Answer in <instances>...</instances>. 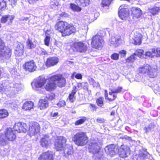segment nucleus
Listing matches in <instances>:
<instances>
[{
	"label": "nucleus",
	"instance_id": "f257e3e1",
	"mask_svg": "<svg viewBox=\"0 0 160 160\" xmlns=\"http://www.w3.org/2000/svg\"><path fill=\"white\" fill-rule=\"evenodd\" d=\"M55 28L60 32L63 37L69 35L74 33L76 31L75 28L72 24L62 21L58 22L56 24Z\"/></svg>",
	"mask_w": 160,
	"mask_h": 160
},
{
	"label": "nucleus",
	"instance_id": "f03ea898",
	"mask_svg": "<svg viewBox=\"0 0 160 160\" xmlns=\"http://www.w3.org/2000/svg\"><path fill=\"white\" fill-rule=\"evenodd\" d=\"M102 144L101 141L96 138L92 140L89 145V151L93 155V157L96 160L100 159L102 157V154L100 152Z\"/></svg>",
	"mask_w": 160,
	"mask_h": 160
},
{
	"label": "nucleus",
	"instance_id": "7ed1b4c3",
	"mask_svg": "<svg viewBox=\"0 0 160 160\" xmlns=\"http://www.w3.org/2000/svg\"><path fill=\"white\" fill-rule=\"evenodd\" d=\"M72 140L76 145L79 146H84L88 141L86 133L83 132L77 133L72 138Z\"/></svg>",
	"mask_w": 160,
	"mask_h": 160
},
{
	"label": "nucleus",
	"instance_id": "20e7f679",
	"mask_svg": "<svg viewBox=\"0 0 160 160\" xmlns=\"http://www.w3.org/2000/svg\"><path fill=\"white\" fill-rule=\"evenodd\" d=\"M138 70L140 73L147 74L151 78H154L157 75V69L148 64L140 67Z\"/></svg>",
	"mask_w": 160,
	"mask_h": 160
},
{
	"label": "nucleus",
	"instance_id": "39448f33",
	"mask_svg": "<svg viewBox=\"0 0 160 160\" xmlns=\"http://www.w3.org/2000/svg\"><path fill=\"white\" fill-rule=\"evenodd\" d=\"M5 44L0 38V57L3 60L8 59L11 57V50L9 48H5Z\"/></svg>",
	"mask_w": 160,
	"mask_h": 160
},
{
	"label": "nucleus",
	"instance_id": "423d86ee",
	"mask_svg": "<svg viewBox=\"0 0 160 160\" xmlns=\"http://www.w3.org/2000/svg\"><path fill=\"white\" fill-rule=\"evenodd\" d=\"M46 82V79L43 77L40 76L33 80L31 83L32 88L34 90L38 91L42 87Z\"/></svg>",
	"mask_w": 160,
	"mask_h": 160
},
{
	"label": "nucleus",
	"instance_id": "0eeeda50",
	"mask_svg": "<svg viewBox=\"0 0 160 160\" xmlns=\"http://www.w3.org/2000/svg\"><path fill=\"white\" fill-rule=\"evenodd\" d=\"M49 79L54 82L56 87H63L66 84L65 79L61 74L53 75L50 77Z\"/></svg>",
	"mask_w": 160,
	"mask_h": 160
},
{
	"label": "nucleus",
	"instance_id": "6e6552de",
	"mask_svg": "<svg viewBox=\"0 0 160 160\" xmlns=\"http://www.w3.org/2000/svg\"><path fill=\"white\" fill-rule=\"evenodd\" d=\"M91 45L93 48L96 49L101 48L103 43V38L99 35H96L92 39Z\"/></svg>",
	"mask_w": 160,
	"mask_h": 160
},
{
	"label": "nucleus",
	"instance_id": "1a4fd4ad",
	"mask_svg": "<svg viewBox=\"0 0 160 160\" xmlns=\"http://www.w3.org/2000/svg\"><path fill=\"white\" fill-rule=\"evenodd\" d=\"M40 127L36 122H31L29 124V133L31 136H34L39 132Z\"/></svg>",
	"mask_w": 160,
	"mask_h": 160
},
{
	"label": "nucleus",
	"instance_id": "9d476101",
	"mask_svg": "<svg viewBox=\"0 0 160 160\" xmlns=\"http://www.w3.org/2000/svg\"><path fill=\"white\" fill-rule=\"evenodd\" d=\"M23 67L25 70L30 72H33L36 70L37 67L34 60H31L26 62Z\"/></svg>",
	"mask_w": 160,
	"mask_h": 160
},
{
	"label": "nucleus",
	"instance_id": "9b49d317",
	"mask_svg": "<svg viewBox=\"0 0 160 160\" xmlns=\"http://www.w3.org/2000/svg\"><path fill=\"white\" fill-rule=\"evenodd\" d=\"M66 140L65 138L62 136H59L57 138V139L55 143V147L57 151L63 150L65 145Z\"/></svg>",
	"mask_w": 160,
	"mask_h": 160
},
{
	"label": "nucleus",
	"instance_id": "f8f14e48",
	"mask_svg": "<svg viewBox=\"0 0 160 160\" xmlns=\"http://www.w3.org/2000/svg\"><path fill=\"white\" fill-rule=\"evenodd\" d=\"M118 153L120 157L122 158H125L130 154L129 148L124 145H122L119 148L118 147Z\"/></svg>",
	"mask_w": 160,
	"mask_h": 160
},
{
	"label": "nucleus",
	"instance_id": "ddd939ff",
	"mask_svg": "<svg viewBox=\"0 0 160 160\" xmlns=\"http://www.w3.org/2000/svg\"><path fill=\"white\" fill-rule=\"evenodd\" d=\"M118 147L117 146L111 144L106 147L105 148V151L108 155L112 157L118 153Z\"/></svg>",
	"mask_w": 160,
	"mask_h": 160
},
{
	"label": "nucleus",
	"instance_id": "4468645a",
	"mask_svg": "<svg viewBox=\"0 0 160 160\" xmlns=\"http://www.w3.org/2000/svg\"><path fill=\"white\" fill-rule=\"evenodd\" d=\"M9 87L7 88L8 90H10L11 92L12 91L17 93L21 91L23 89V85L20 83H10L9 84Z\"/></svg>",
	"mask_w": 160,
	"mask_h": 160
},
{
	"label": "nucleus",
	"instance_id": "2eb2a0df",
	"mask_svg": "<svg viewBox=\"0 0 160 160\" xmlns=\"http://www.w3.org/2000/svg\"><path fill=\"white\" fill-rule=\"evenodd\" d=\"M27 126L26 123L23 122H16L13 127L14 131L19 132H25L27 131Z\"/></svg>",
	"mask_w": 160,
	"mask_h": 160
},
{
	"label": "nucleus",
	"instance_id": "dca6fc26",
	"mask_svg": "<svg viewBox=\"0 0 160 160\" xmlns=\"http://www.w3.org/2000/svg\"><path fill=\"white\" fill-rule=\"evenodd\" d=\"M123 5L121 6L119 8V16L122 19H125L129 15V10L126 8H124Z\"/></svg>",
	"mask_w": 160,
	"mask_h": 160
},
{
	"label": "nucleus",
	"instance_id": "f3484780",
	"mask_svg": "<svg viewBox=\"0 0 160 160\" xmlns=\"http://www.w3.org/2000/svg\"><path fill=\"white\" fill-rule=\"evenodd\" d=\"M50 77L46 79V83L44 86V88L48 91H53L57 87L54 82L50 80Z\"/></svg>",
	"mask_w": 160,
	"mask_h": 160
},
{
	"label": "nucleus",
	"instance_id": "a211bd4d",
	"mask_svg": "<svg viewBox=\"0 0 160 160\" xmlns=\"http://www.w3.org/2000/svg\"><path fill=\"white\" fill-rule=\"evenodd\" d=\"M5 135L6 139L9 141H13L16 138L15 132L11 128H8L6 129Z\"/></svg>",
	"mask_w": 160,
	"mask_h": 160
},
{
	"label": "nucleus",
	"instance_id": "6ab92c4d",
	"mask_svg": "<svg viewBox=\"0 0 160 160\" xmlns=\"http://www.w3.org/2000/svg\"><path fill=\"white\" fill-rule=\"evenodd\" d=\"M142 35L137 32H133L132 34L131 40L132 42L136 45H139L141 42Z\"/></svg>",
	"mask_w": 160,
	"mask_h": 160
},
{
	"label": "nucleus",
	"instance_id": "aec40b11",
	"mask_svg": "<svg viewBox=\"0 0 160 160\" xmlns=\"http://www.w3.org/2000/svg\"><path fill=\"white\" fill-rule=\"evenodd\" d=\"M73 47L76 51L81 52H85L87 49L86 46L81 42L74 43L73 44Z\"/></svg>",
	"mask_w": 160,
	"mask_h": 160
},
{
	"label": "nucleus",
	"instance_id": "412c9836",
	"mask_svg": "<svg viewBox=\"0 0 160 160\" xmlns=\"http://www.w3.org/2000/svg\"><path fill=\"white\" fill-rule=\"evenodd\" d=\"M38 160H53L52 152L48 151L43 153L40 155Z\"/></svg>",
	"mask_w": 160,
	"mask_h": 160
},
{
	"label": "nucleus",
	"instance_id": "4be33fe9",
	"mask_svg": "<svg viewBox=\"0 0 160 160\" xmlns=\"http://www.w3.org/2000/svg\"><path fill=\"white\" fill-rule=\"evenodd\" d=\"M15 18L13 15L9 14L6 15L2 16L1 18V21L2 23H5L8 21V24H11L12 22V20Z\"/></svg>",
	"mask_w": 160,
	"mask_h": 160
},
{
	"label": "nucleus",
	"instance_id": "5701e85b",
	"mask_svg": "<svg viewBox=\"0 0 160 160\" xmlns=\"http://www.w3.org/2000/svg\"><path fill=\"white\" fill-rule=\"evenodd\" d=\"M58 58L57 57L50 58L47 59L46 63V65L48 67L53 66L57 64L58 62Z\"/></svg>",
	"mask_w": 160,
	"mask_h": 160
},
{
	"label": "nucleus",
	"instance_id": "b1692460",
	"mask_svg": "<svg viewBox=\"0 0 160 160\" xmlns=\"http://www.w3.org/2000/svg\"><path fill=\"white\" fill-rule=\"evenodd\" d=\"M24 45L19 43L18 44L15 51V54L16 56L19 57L23 55L24 51Z\"/></svg>",
	"mask_w": 160,
	"mask_h": 160
},
{
	"label": "nucleus",
	"instance_id": "393cba45",
	"mask_svg": "<svg viewBox=\"0 0 160 160\" xmlns=\"http://www.w3.org/2000/svg\"><path fill=\"white\" fill-rule=\"evenodd\" d=\"M50 143V139L49 136L47 135H44L40 140V143L42 147H47Z\"/></svg>",
	"mask_w": 160,
	"mask_h": 160
},
{
	"label": "nucleus",
	"instance_id": "a878e982",
	"mask_svg": "<svg viewBox=\"0 0 160 160\" xmlns=\"http://www.w3.org/2000/svg\"><path fill=\"white\" fill-rule=\"evenodd\" d=\"M34 106L33 103L31 101L25 102L23 104L22 109L25 110H30L33 108Z\"/></svg>",
	"mask_w": 160,
	"mask_h": 160
},
{
	"label": "nucleus",
	"instance_id": "bb28decb",
	"mask_svg": "<svg viewBox=\"0 0 160 160\" xmlns=\"http://www.w3.org/2000/svg\"><path fill=\"white\" fill-rule=\"evenodd\" d=\"M76 89L77 88L76 86L73 87L72 92L69 95V100L72 102H73L75 99L76 97L75 96V94L77 92Z\"/></svg>",
	"mask_w": 160,
	"mask_h": 160
},
{
	"label": "nucleus",
	"instance_id": "cd10ccee",
	"mask_svg": "<svg viewBox=\"0 0 160 160\" xmlns=\"http://www.w3.org/2000/svg\"><path fill=\"white\" fill-rule=\"evenodd\" d=\"M38 105L40 109H45L48 106V101L45 99H41L39 100Z\"/></svg>",
	"mask_w": 160,
	"mask_h": 160
},
{
	"label": "nucleus",
	"instance_id": "c85d7f7f",
	"mask_svg": "<svg viewBox=\"0 0 160 160\" xmlns=\"http://www.w3.org/2000/svg\"><path fill=\"white\" fill-rule=\"evenodd\" d=\"M120 40V36L117 35L115 37L112 36L109 41L111 44H119V42Z\"/></svg>",
	"mask_w": 160,
	"mask_h": 160
},
{
	"label": "nucleus",
	"instance_id": "c756f323",
	"mask_svg": "<svg viewBox=\"0 0 160 160\" xmlns=\"http://www.w3.org/2000/svg\"><path fill=\"white\" fill-rule=\"evenodd\" d=\"M72 148L71 147L65 146V148L63 150L65 156L68 157V156L71 155L72 153Z\"/></svg>",
	"mask_w": 160,
	"mask_h": 160
},
{
	"label": "nucleus",
	"instance_id": "7c9ffc66",
	"mask_svg": "<svg viewBox=\"0 0 160 160\" xmlns=\"http://www.w3.org/2000/svg\"><path fill=\"white\" fill-rule=\"evenodd\" d=\"M132 13L134 16L137 18H138L142 15V11L139 8H134L132 9Z\"/></svg>",
	"mask_w": 160,
	"mask_h": 160
},
{
	"label": "nucleus",
	"instance_id": "2f4dec72",
	"mask_svg": "<svg viewBox=\"0 0 160 160\" xmlns=\"http://www.w3.org/2000/svg\"><path fill=\"white\" fill-rule=\"evenodd\" d=\"M26 43L27 48L29 49L34 48L36 46V44L32 42L31 40L29 38H28L26 42Z\"/></svg>",
	"mask_w": 160,
	"mask_h": 160
},
{
	"label": "nucleus",
	"instance_id": "473e14b6",
	"mask_svg": "<svg viewBox=\"0 0 160 160\" xmlns=\"http://www.w3.org/2000/svg\"><path fill=\"white\" fill-rule=\"evenodd\" d=\"M160 11V7H154L148 9L149 12L152 13V15H154L157 14Z\"/></svg>",
	"mask_w": 160,
	"mask_h": 160
},
{
	"label": "nucleus",
	"instance_id": "72a5a7b5",
	"mask_svg": "<svg viewBox=\"0 0 160 160\" xmlns=\"http://www.w3.org/2000/svg\"><path fill=\"white\" fill-rule=\"evenodd\" d=\"M105 92V98L106 100H107L109 101H114L117 97V95L115 94H113L112 96V98L111 97H108V91L107 90H105L104 91Z\"/></svg>",
	"mask_w": 160,
	"mask_h": 160
},
{
	"label": "nucleus",
	"instance_id": "f704fd0d",
	"mask_svg": "<svg viewBox=\"0 0 160 160\" xmlns=\"http://www.w3.org/2000/svg\"><path fill=\"white\" fill-rule=\"evenodd\" d=\"M155 125L153 123H151L148 126H147L144 128V130L145 131V132L147 133L152 130H153V128H155Z\"/></svg>",
	"mask_w": 160,
	"mask_h": 160
},
{
	"label": "nucleus",
	"instance_id": "c9c22d12",
	"mask_svg": "<svg viewBox=\"0 0 160 160\" xmlns=\"http://www.w3.org/2000/svg\"><path fill=\"white\" fill-rule=\"evenodd\" d=\"M8 115V111L5 109L0 110V119L5 118Z\"/></svg>",
	"mask_w": 160,
	"mask_h": 160
},
{
	"label": "nucleus",
	"instance_id": "e433bc0d",
	"mask_svg": "<svg viewBox=\"0 0 160 160\" xmlns=\"http://www.w3.org/2000/svg\"><path fill=\"white\" fill-rule=\"evenodd\" d=\"M90 2V0H79L78 3L81 6L85 7L89 5Z\"/></svg>",
	"mask_w": 160,
	"mask_h": 160
},
{
	"label": "nucleus",
	"instance_id": "4c0bfd02",
	"mask_svg": "<svg viewBox=\"0 0 160 160\" xmlns=\"http://www.w3.org/2000/svg\"><path fill=\"white\" fill-rule=\"evenodd\" d=\"M37 52L38 54L40 55H45L47 54L46 51L44 49L40 47L37 48Z\"/></svg>",
	"mask_w": 160,
	"mask_h": 160
},
{
	"label": "nucleus",
	"instance_id": "58836bf2",
	"mask_svg": "<svg viewBox=\"0 0 160 160\" xmlns=\"http://www.w3.org/2000/svg\"><path fill=\"white\" fill-rule=\"evenodd\" d=\"M153 89L154 92L156 94L160 93V82L154 85Z\"/></svg>",
	"mask_w": 160,
	"mask_h": 160
},
{
	"label": "nucleus",
	"instance_id": "ea45409f",
	"mask_svg": "<svg viewBox=\"0 0 160 160\" xmlns=\"http://www.w3.org/2000/svg\"><path fill=\"white\" fill-rule=\"evenodd\" d=\"M144 51L142 49H138L134 54V55H137L140 58H142L143 54Z\"/></svg>",
	"mask_w": 160,
	"mask_h": 160
},
{
	"label": "nucleus",
	"instance_id": "a19ab883",
	"mask_svg": "<svg viewBox=\"0 0 160 160\" xmlns=\"http://www.w3.org/2000/svg\"><path fill=\"white\" fill-rule=\"evenodd\" d=\"M86 118L85 117H82L81 118L77 120L75 123V125H78L83 123L86 120Z\"/></svg>",
	"mask_w": 160,
	"mask_h": 160
},
{
	"label": "nucleus",
	"instance_id": "79ce46f5",
	"mask_svg": "<svg viewBox=\"0 0 160 160\" xmlns=\"http://www.w3.org/2000/svg\"><path fill=\"white\" fill-rule=\"evenodd\" d=\"M88 84L87 82H83L78 84V87L79 88H83L85 90H88Z\"/></svg>",
	"mask_w": 160,
	"mask_h": 160
},
{
	"label": "nucleus",
	"instance_id": "37998d69",
	"mask_svg": "<svg viewBox=\"0 0 160 160\" xmlns=\"http://www.w3.org/2000/svg\"><path fill=\"white\" fill-rule=\"evenodd\" d=\"M70 7L74 11L80 12L81 10V8L73 4H71Z\"/></svg>",
	"mask_w": 160,
	"mask_h": 160
},
{
	"label": "nucleus",
	"instance_id": "c03bdc74",
	"mask_svg": "<svg viewBox=\"0 0 160 160\" xmlns=\"http://www.w3.org/2000/svg\"><path fill=\"white\" fill-rule=\"evenodd\" d=\"M103 98L99 97L96 100V102L97 105L100 107H102L103 105Z\"/></svg>",
	"mask_w": 160,
	"mask_h": 160
},
{
	"label": "nucleus",
	"instance_id": "a18cd8bd",
	"mask_svg": "<svg viewBox=\"0 0 160 160\" xmlns=\"http://www.w3.org/2000/svg\"><path fill=\"white\" fill-rule=\"evenodd\" d=\"M50 4L52 8H56L58 5V2L57 0H51Z\"/></svg>",
	"mask_w": 160,
	"mask_h": 160
},
{
	"label": "nucleus",
	"instance_id": "49530a36",
	"mask_svg": "<svg viewBox=\"0 0 160 160\" xmlns=\"http://www.w3.org/2000/svg\"><path fill=\"white\" fill-rule=\"evenodd\" d=\"M88 108L90 109V111L92 112L96 111L98 108V107L96 105L91 103L89 104Z\"/></svg>",
	"mask_w": 160,
	"mask_h": 160
},
{
	"label": "nucleus",
	"instance_id": "de8ad7c7",
	"mask_svg": "<svg viewBox=\"0 0 160 160\" xmlns=\"http://www.w3.org/2000/svg\"><path fill=\"white\" fill-rule=\"evenodd\" d=\"M112 0H102V3L103 6H108Z\"/></svg>",
	"mask_w": 160,
	"mask_h": 160
},
{
	"label": "nucleus",
	"instance_id": "09e8293b",
	"mask_svg": "<svg viewBox=\"0 0 160 160\" xmlns=\"http://www.w3.org/2000/svg\"><path fill=\"white\" fill-rule=\"evenodd\" d=\"M6 88H5L4 87L2 84L0 85V92H7L8 91L10 92V90H8L7 89V88H8L9 87V85L7 86H6Z\"/></svg>",
	"mask_w": 160,
	"mask_h": 160
},
{
	"label": "nucleus",
	"instance_id": "8fccbe9b",
	"mask_svg": "<svg viewBox=\"0 0 160 160\" xmlns=\"http://www.w3.org/2000/svg\"><path fill=\"white\" fill-rule=\"evenodd\" d=\"M110 57L112 60H117L119 59V54L114 53L111 55Z\"/></svg>",
	"mask_w": 160,
	"mask_h": 160
},
{
	"label": "nucleus",
	"instance_id": "3c124183",
	"mask_svg": "<svg viewBox=\"0 0 160 160\" xmlns=\"http://www.w3.org/2000/svg\"><path fill=\"white\" fill-rule=\"evenodd\" d=\"M135 58L134 55V54L132 55L127 59L126 61L127 62L129 63L133 62L135 59Z\"/></svg>",
	"mask_w": 160,
	"mask_h": 160
},
{
	"label": "nucleus",
	"instance_id": "603ef678",
	"mask_svg": "<svg viewBox=\"0 0 160 160\" xmlns=\"http://www.w3.org/2000/svg\"><path fill=\"white\" fill-rule=\"evenodd\" d=\"M50 37L49 36H46L44 39V44L47 46L49 45V42Z\"/></svg>",
	"mask_w": 160,
	"mask_h": 160
},
{
	"label": "nucleus",
	"instance_id": "864d4df0",
	"mask_svg": "<svg viewBox=\"0 0 160 160\" xmlns=\"http://www.w3.org/2000/svg\"><path fill=\"white\" fill-rule=\"evenodd\" d=\"M55 98V95L53 93H50L47 95L46 98L50 100H52Z\"/></svg>",
	"mask_w": 160,
	"mask_h": 160
},
{
	"label": "nucleus",
	"instance_id": "5fc2aeb1",
	"mask_svg": "<svg viewBox=\"0 0 160 160\" xmlns=\"http://www.w3.org/2000/svg\"><path fill=\"white\" fill-rule=\"evenodd\" d=\"M89 82L90 84L93 85L94 87H97L98 85V83H96L94 80L92 78H90L89 80Z\"/></svg>",
	"mask_w": 160,
	"mask_h": 160
},
{
	"label": "nucleus",
	"instance_id": "6e6d98bb",
	"mask_svg": "<svg viewBox=\"0 0 160 160\" xmlns=\"http://www.w3.org/2000/svg\"><path fill=\"white\" fill-rule=\"evenodd\" d=\"M106 32L105 30H100L97 35H99V36H102L103 38V37L106 35Z\"/></svg>",
	"mask_w": 160,
	"mask_h": 160
},
{
	"label": "nucleus",
	"instance_id": "4d7b16f0",
	"mask_svg": "<svg viewBox=\"0 0 160 160\" xmlns=\"http://www.w3.org/2000/svg\"><path fill=\"white\" fill-rule=\"evenodd\" d=\"M122 89V87H118L117 88L113 89V92H114L115 94L116 93H119L121 92Z\"/></svg>",
	"mask_w": 160,
	"mask_h": 160
},
{
	"label": "nucleus",
	"instance_id": "13d9d810",
	"mask_svg": "<svg viewBox=\"0 0 160 160\" xmlns=\"http://www.w3.org/2000/svg\"><path fill=\"white\" fill-rule=\"evenodd\" d=\"M72 75L75 76V78L77 79H81L82 78V75L81 74H77L76 72H74Z\"/></svg>",
	"mask_w": 160,
	"mask_h": 160
},
{
	"label": "nucleus",
	"instance_id": "bf43d9fd",
	"mask_svg": "<svg viewBox=\"0 0 160 160\" xmlns=\"http://www.w3.org/2000/svg\"><path fill=\"white\" fill-rule=\"evenodd\" d=\"M127 53L126 51L125 50H122L119 52V53L121 55V58L124 57L125 56Z\"/></svg>",
	"mask_w": 160,
	"mask_h": 160
},
{
	"label": "nucleus",
	"instance_id": "052dcab7",
	"mask_svg": "<svg viewBox=\"0 0 160 160\" xmlns=\"http://www.w3.org/2000/svg\"><path fill=\"white\" fill-rule=\"evenodd\" d=\"M145 55L146 56H148L150 58H152L153 57V55L152 54V53L151 52L148 51L145 52Z\"/></svg>",
	"mask_w": 160,
	"mask_h": 160
},
{
	"label": "nucleus",
	"instance_id": "680f3d73",
	"mask_svg": "<svg viewBox=\"0 0 160 160\" xmlns=\"http://www.w3.org/2000/svg\"><path fill=\"white\" fill-rule=\"evenodd\" d=\"M57 105L60 107L64 106L65 105V102L63 100H61L59 101Z\"/></svg>",
	"mask_w": 160,
	"mask_h": 160
},
{
	"label": "nucleus",
	"instance_id": "e2e57ef3",
	"mask_svg": "<svg viewBox=\"0 0 160 160\" xmlns=\"http://www.w3.org/2000/svg\"><path fill=\"white\" fill-rule=\"evenodd\" d=\"M148 154V152L147 151H144L143 153L139 154V156L140 157L143 158H145Z\"/></svg>",
	"mask_w": 160,
	"mask_h": 160
},
{
	"label": "nucleus",
	"instance_id": "0e129e2a",
	"mask_svg": "<svg viewBox=\"0 0 160 160\" xmlns=\"http://www.w3.org/2000/svg\"><path fill=\"white\" fill-rule=\"evenodd\" d=\"M6 144V140L2 138L1 137L0 138V144L2 145H4Z\"/></svg>",
	"mask_w": 160,
	"mask_h": 160
},
{
	"label": "nucleus",
	"instance_id": "69168bd1",
	"mask_svg": "<svg viewBox=\"0 0 160 160\" xmlns=\"http://www.w3.org/2000/svg\"><path fill=\"white\" fill-rule=\"evenodd\" d=\"M97 121L98 123H103L105 122L104 119L102 118H98Z\"/></svg>",
	"mask_w": 160,
	"mask_h": 160
},
{
	"label": "nucleus",
	"instance_id": "338daca9",
	"mask_svg": "<svg viewBox=\"0 0 160 160\" xmlns=\"http://www.w3.org/2000/svg\"><path fill=\"white\" fill-rule=\"evenodd\" d=\"M17 0H10L9 1L11 2L12 7H13L15 6L17 3Z\"/></svg>",
	"mask_w": 160,
	"mask_h": 160
},
{
	"label": "nucleus",
	"instance_id": "774afa93",
	"mask_svg": "<svg viewBox=\"0 0 160 160\" xmlns=\"http://www.w3.org/2000/svg\"><path fill=\"white\" fill-rule=\"evenodd\" d=\"M152 53H158L159 52V48H157L156 49H155L154 48H152V52H151Z\"/></svg>",
	"mask_w": 160,
	"mask_h": 160
}]
</instances>
